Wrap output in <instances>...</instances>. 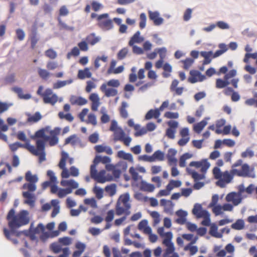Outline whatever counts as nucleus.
I'll use <instances>...</instances> for the list:
<instances>
[{"instance_id": "obj_21", "label": "nucleus", "mask_w": 257, "mask_h": 257, "mask_svg": "<svg viewBox=\"0 0 257 257\" xmlns=\"http://www.w3.org/2000/svg\"><path fill=\"white\" fill-rule=\"evenodd\" d=\"M29 39L31 43V48L32 49H34L36 48V45L39 41V38L37 36L36 28L32 31V33L29 36Z\"/></svg>"}, {"instance_id": "obj_64", "label": "nucleus", "mask_w": 257, "mask_h": 257, "mask_svg": "<svg viewBox=\"0 0 257 257\" xmlns=\"http://www.w3.org/2000/svg\"><path fill=\"white\" fill-rule=\"evenodd\" d=\"M114 211L113 210L111 209L109 210L106 214V216L105 218V220L109 223L111 222L114 218Z\"/></svg>"}, {"instance_id": "obj_33", "label": "nucleus", "mask_w": 257, "mask_h": 257, "mask_svg": "<svg viewBox=\"0 0 257 257\" xmlns=\"http://www.w3.org/2000/svg\"><path fill=\"white\" fill-rule=\"evenodd\" d=\"M99 40L100 38L96 37L94 33H91L86 37V42L91 45H94L98 43Z\"/></svg>"}, {"instance_id": "obj_36", "label": "nucleus", "mask_w": 257, "mask_h": 257, "mask_svg": "<svg viewBox=\"0 0 257 257\" xmlns=\"http://www.w3.org/2000/svg\"><path fill=\"white\" fill-rule=\"evenodd\" d=\"M155 187L153 184H149L145 182H142L141 185V189L142 190L152 192H153Z\"/></svg>"}, {"instance_id": "obj_23", "label": "nucleus", "mask_w": 257, "mask_h": 257, "mask_svg": "<svg viewBox=\"0 0 257 257\" xmlns=\"http://www.w3.org/2000/svg\"><path fill=\"white\" fill-rule=\"evenodd\" d=\"M94 149L95 151L98 153L105 152L109 155H112L113 153L112 150L109 146H104L103 145L95 146Z\"/></svg>"}, {"instance_id": "obj_53", "label": "nucleus", "mask_w": 257, "mask_h": 257, "mask_svg": "<svg viewBox=\"0 0 257 257\" xmlns=\"http://www.w3.org/2000/svg\"><path fill=\"white\" fill-rule=\"evenodd\" d=\"M92 9L94 12H98L103 8V6L96 1H92L91 2Z\"/></svg>"}, {"instance_id": "obj_31", "label": "nucleus", "mask_w": 257, "mask_h": 257, "mask_svg": "<svg viewBox=\"0 0 257 257\" xmlns=\"http://www.w3.org/2000/svg\"><path fill=\"white\" fill-rule=\"evenodd\" d=\"M207 118L203 119L200 122L195 124L194 125V131L197 134H200L204 127L207 125Z\"/></svg>"}, {"instance_id": "obj_27", "label": "nucleus", "mask_w": 257, "mask_h": 257, "mask_svg": "<svg viewBox=\"0 0 257 257\" xmlns=\"http://www.w3.org/2000/svg\"><path fill=\"white\" fill-rule=\"evenodd\" d=\"M28 118L27 122L30 123H34L38 122L42 118V115L39 112H36L34 114H27Z\"/></svg>"}, {"instance_id": "obj_11", "label": "nucleus", "mask_w": 257, "mask_h": 257, "mask_svg": "<svg viewBox=\"0 0 257 257\" xmlns=\"http://www.w3.org/2000/svg\"><path fill=\"white\" fill-rule=\"evenodd\" d=\"M16 229H10L8 230L6 228H4L3 229L4 234L6 238L11 240L14 244H17L18 243V241L17 239L12 238L11 237L13 236H16L19 237L24 231H16Z\"/></svg>"}, {"instance_id": "obj_15", "label": "nucleus", "mask_w": 257, "mask_h": 257, "mask_svg": "<svg viewBox=\"0 0 257 257\" xmlns=\"http://www.w3.org/2000/svg\"><path fill=\"white\" fill-rule=\"evenodd\" d=\"M225 200L227 202H231L234 206L238 205L241 201V198L239 194L236 192H232L228 194Z\"/></svg>"}, {"instance_id": "obj_59", "label": "nucleus", "mask_w": 257, "mask_h": 257, "mask_svg": "<svg viewBox=\"0 0 257 257\" xmlns=\"http://www.w3.org/2000/svg\"><path fill=\"white\" fill-rule=\"evenodd\" d=\"M72 82V80H68L65 81H58L55 85L54 87L55 88H59L65 86L66 84H69Z\"/></svg>"}, {"instance_id": "obj_25", "label": "nucleus", "mask_w": 257, "mask_h": 257, "mask_svg": "<svg viewBox=\"0 0 257 257\" xmlns=\"http://www.w3.org/2000/svg\"><path fill=\"white\" fill-rule=\"evenodd\" d=\"M143 37L140 36V32L137 31L131 38L128 45L129 46H133L135 43H141L144 41Z\"/></svg>"}, {"instance_id": "obj_57", "label": "nucleus", "mask_w": 257, "mask_h": 257, "mask_svg": "<svg viewBox=\"0 0 257 257\" xmlns=\"http://www.w3.org/2000/svg\"><path fill=\"white\" fill-rule=\"evenodd\" d=\"M245 103L248 105H254L257 107V93L254 94V98L246 100Z\"/></svg>"}, {"instance_id": "obj_10", "label": "nucleus", "mask_w": 257, "mask_h": 257, "mask_svg": "<svg viewBox=\"0 0 257 257\" xmlns=\"http://www.w3.org/2000/svg\"><path fill=\"white\" fill-rule=\"evenodd\" d=\"M68 158V154L66 152H62L61 158L58 164V167L62 170L61 177L63 178H68L70 176L68 170L66 168V162Z\"/></svg>"}, {"instance_id": "obj_50", "label": "nucleus", "mask_w": 257, "mask_h": 257, "mask_svg": "<svg viewBox=\"0 0 257 257\" xmlns=\"http://www.w3.org/2000/svg\"><path fill=\"white\" fill-rule=\"evenodd\" d=\"M71 193V188H65L59 189V191L57 193V196L59 198H62L65 197L67 194H70Z\"/></svg>"}, {"instance_id": "obj_49", "label": "nucleus", "mask_w": 257, "mask_h": 257, "mask_svg": "<svg viewBox=\"0 0 257 257\" xmlns=\"http://www.w3.org/2000/svg\"><path fill=\"white\" fill-rule=\"evenodd\" d=\"M107 56L105 55H103L101 57H97L94 62L95 69L97 70L100 67V64L99 63V61L100 60L104 62H106L107 60Z\"/></svg>"}, {"instance_id": "obj_26", "label": "nucleus", "mask_w": 257, "mask_h": 257, "mask_svg": "<svg viewBox=\"0 0 257 257\" xmlns=\"http://www.w3.org/2000/svg\"><path fill=\"white\" fill-rule=\"evenodd\" d=\"M60 184L63 187H68L67 188H71V192L73 189H76L78 187V184L73 180H62Z\"/></svg>"}, {"instance_id": "obj_54", "label": "nucleus", "mask_w": 257, "mask_h": 257, "mask_svg": "<svg viewBox=\"0 0 257 257\" xmlns=\"http://www.w3.org/2000/svg\"><path fill=\"white\" fill-rule=\"evenodd\" d=\"M147 17L146 15L143 13L140 15V23L139 27L141 29H143L145 28L146 25Z\"/></svg>"}, {"instance_id": "obj_1", "label": "nucleus", "mask_w": 257, "mask_h": 257, "mask_svg": "<svg viewBox=\"0 0 257 257\" xmlns=\"http://www.w3.org/2000/svg\"><path fill=\"white\" fill-rule=\"evenodd\" d=\"M242 161L238 160L232 166V169L230 173L226 171L223 172L221 178L218 180L216 184L220 187H224L227 184L229 183L234 175L253 178L255 175L254 172V168H250L247 164L242 165Z\"/></svg>"}, {"instance_id": "obj_18", "label": "nucleus", "mask_w": 257, "mask_h": 257, "mask_svg": "<svg viewBox=\"0 0 257 257\" xmlns=\"http://www.w3.org/2000/svg\"><path fill=\"white\" fill-rule=\"evenodd\" d=\"M100 90L104 93L106 97L114 96L117 94V90L116 89L112 88H107V85L105 83L102 84L100 87Z\"/></svg>"}, {"instance_id": "obj_60", "label": "nucleus", "mask_w": 257, "mask_h": 257, "mask_svg": "<svg viewBox=\"0 0 257 257\" xmlns=\"http://www.w3.org/2000/svg\"><path fill=\"white\" fill-rule=\"evenodd\" d=\"M16 34L18 39L19 41H23L25 37L24 31L21 29H18L16 30Z\"/></svg>"}, {"instance_id": "obj_63", "label": "nucleus", "mask_w": 257, "mask_h": 257, "mask_svg": "<svg viewBox=\"0 0 257 257\" xmlns=\"http://www.w3.org/2000/svg\"><path fill=\"white\" fill-rule=\"evenodd\" d=\"M93 192L98 199H101L103 197V191L102 189L95 186L93 189Z\"/></svg>"}, {"instance_id": "obj_35", "label": "nucleus", "mask_w": 257, "mask_h": 257, "mask_svg": "<svg viewBox=\"0 0 257 257\" xmlns=\"http://www.w3.org/2000/svg\"><path fill=\"white\" fill-rule=\"evenodd\" d=\"M127 106L128 104L127 102L122 101L121 104V106L119 109L120 116L124 118H126L128 117V113L126 109Z\"/></svg>"}, {"instance_id": "obj_13", "label": "nucleus", "mask_w": 257, "mask_h": 257, "mask_svg": "<svg viewBox=\"0 0 257 257\" xmlns=\"http://www.w3.org/2000/svg\"><path fill=\"white\" fill-rule=\"evenodd\" d=\"M60 133V129L59 128H55L53 130L50 132V136L46 137V142H49V144L51 146L57 145L58 143V135Z\"/></svg>"}, {"instance_id": "obj_52", "label": "nucleus", "mask_w": 257, "mask_h": 257, "mask_svg": "<svg viewBox=\"0 0 257 257\" xmlns=\"http://www.w3.org/2000/svg\"><path fill=\"white\" fill-rule=\"evenodd\" d=\"M58 116L60 119H65L69 122H72L74 119L73 116L70 113L64 114L63 112L60 111L58 113Z\"/></svg>"}, {"instance_id": "obj_61", "label": "nucleus", "mask_w": 257, "mask_h": 257, "mask_svg": "<svg viewBox=\"0 0 257 257\" xmlns=\"http://www.w3.org/2000/svg\"><path fill=\"white\" fill-rule=\"evenodd\" d=\"M184 64L183 68L188 70L194 63V60L191 58H187L182 61Z\"/></svg>"}, {"instance_id": "obj_8", "label": "nucleus", "mask_w": 257, "mask_h": 257, "mask_svg": "<svg viewBox=\"0 0 257 257\" xmlns=\"http://www.w3.org/2000/svg\"><path fill=\"white\" fill-rule=\"evenodd\" d=\"M109 15L107 13L102 14L99 15L97 26L102 30L108 31L113 28L112 21L108 19Z\"/></svg>"}, {"instance_id": "obj_22", "label": "nucleus", "mask_w": 257, "mask_h": 257, "mask_svg": "<svg viewBox=\"0 0 257 257\" xmlns=\"http://www.w3.org/2000/svg\"><path fill=\"white\" fill-rule=\"evenodd\" d=\"M46 131V128H42L38 131H37L33 139L36 140V141L37 140H40L44 141V146H45V143H46V137H47L48 136H46L45 135V132Z\"/></svg>"}, {"instance_id": "obj_29", "label": "nucleus", "mask_w": 257, "mask_h": 257, "mask_svg": "<svg viewBox=\"0 0 257 257\" xmlns=\"http://www.w3.org/2000/svg\"><path fill=\"white\" fill-rule=\"evenodd\" d=\"M160 205L164 207V211L167 212H171L173 210V204L170 200L162 199L160 200Z\"/></svg>"}, {"instance_id": "obj_9", "label": "nucleus", "mask_w": 257, "mask_h": 257, "mask_svg": "<svg viewBox=\"0 0 257 257\" xmlns=\"http://www.w3.org/2000/svg\"><path fill=\"white\" fill-rule=\"evenodd\" d=\"M42 98L44 103L50 104L52 105H54L58 99L57 95L54 93L50 88H47L45 90Z\"/></svg>"}, {"instance_id": "obj_34", "label": "nucleus", "mask_w": 257, "mask_h": 257, "mask_svg": "<svg viewBox=\"0 0 257 257\" xmlns=\"http://www.w3.org/2000/svg\"><path fill=\"white\" fill-rule=\"evenodd\" d=\"M209 234L212 236L216 237V238H220L222 237V235L221 234V233L218 232V227L214 224H213L211 225L210 230H209Z\"/></svg>"}, {"instance_id": "obj_51", "label": "nucleus", "mask_w": 257, "mask_h": 257, "mask_svg": "<svg viewBox=\"0 0 257 257\" xmlns=\"http://www.w3.org/2000/svg\"><path fill=\"white\" fill-rule=\"evenodd\" d=\"M229 84L228 80H222L221 79L218 78L216 81V87L217 88H223L227 86Z\"/></svg>"}, {"instance_id": "obj_16", "label": "nucleus", "mask_w": 257, "mask_h": 257, "mask_svg": "<svg viewBox=\"0 0 257 257\" xmlns=\"http://www.w3.org/2000/svg\"><path fill=\"white\" fill-rule=\"evenodd\" d=\"M91 101V108L93 111H97L100 104V99L97 94L95 93H91L89 97Z\"/></svg>"}, {"instance_id": "obj_47", "label": "nucleus", "mask_w": 257, "mask_h": 257, "mask_svg": "<svg viewBox=\"0 0 257 257\" xmlns=\"http://www.w3.org/2000/svg\"><path fill=\"white\" fill-rule=\"evenodd\" d=\"M38 73L39 76L43 80H47L50 75L47 70L40 68H38Z\"/></svg>"}, {"instance_id": "obj_46", "label": "nucleus", "mask_w": 257, "mask_h": 257, "mask_svg": "<svg viewBox=\"0 0 257 257\" xmlns=\"http://www.w3.org/2000/svg\"><path fill=\"white\" fill-rule=\"evenodd\" d=\"M181 182L179 180H171L167 185V189L172 190L174 188L179 187L181 185Z\"/></svg>"}, {"instance_id": "obj_56", "label": "nucleus", "mask_w": 257, "mask_h": 257, "mask_svg": "<svg viewBox=\"0 0 257 257\" xmlns=\"http://www.w3.org/2000/svg\"><path fill=\"white\" fill-rule=\"evenodd\" d=\"M87 123H90L93 125H96L97 124V120L96 116L94 114L90 113L88 115V119L86 120Z\"/></svg>"}, {"instance_id": "obj_7", "label": "nucleus", "mask_w": 257, "mask_h": 257, "mask_svg": "<svg viewBox=\"0 0 257 257\" xmlns=\"http://www.w3.org/2000/svg\"><path fill=\"white\" fill-rule=\"evenodd\" d=\"M25 147L33 155L39 156V161L40 162L45 160V154L44 153L45 146H44V141L37 140L36 147L28 144H27Z\"/></svg>"}, {"instance_id": "obj_39", "label": "nucleus", "mask_w": 257, "mask_h": 257, "mask_svg": "<svg viewBox=\"0 0 257 257\" xmlns=\"http://www.w3.org/2000/svg\"><path fill=\"white\" fill-rule=\"evenodd\" d=\"M164 72L162 75L164 78H168L170 76V73L172 71V66L168 63H166L163 66Z\"/></svg>"}, {"instance_id": "obj_32", "label": "nucleus", "mask_w": 257, "mask_h": 257, "mask_svg": "<svg viewBox=\"0 0 257 257\" xmlns=\"http://www.w3.org/2000/svg\"><path fill=\"white\" fill-rule=\"evenodd\" d=\"M176 215L179 217L176 222L179 224H183L186 221V216L187 213L186 211L180 210L176 212Z\"/></svg>"}, {"instance_id": "obj_12", "label": "nucleus", "mask_w": 257, "mask_h": 257, "mask_svg": "<svg viewBox=\"0 0 257 257\" xmlns=\"http://www.w3.org/2000/svg\"><path fill=\"white\" fill-rule=\"evenodd\" d=\"M190 76L188 79V82L191 83H195L197 81H203L206 79L205 75H202L197 70H192L190 71Z\"/></svg>"}, {"instance_id": "obj_3", "label": "nucleus", "mask_w": 257, "mask_h": 257, "mask_svg": "<svg viewBox=\"0 0 257 257\" xmlns=\"http://www.w3.org/2000/svg\"><path fill=\"white\" fill-rule=\"evenodd\" d=\"M29 213L27 210H23L15 214L13 209H11L7 216L10 229H17L28 224L30 222Z\"/></svg>"}, {"instance_id": "obj_58", "label": "nucleus", "mask_w": 257, "mask_h": 257, "mask_svg": "<svg viewBox=\"0 0 257 257\" xmlns=\"http://www.w3.org/2000/svg\"><path fill=\"white\" fill-rule=\"evenodd\" d=\"M46 56L51 59H54L57 57V53L52 49H49L45 52Z\"/></svg>"}, {"instance_id": "obj_17", "label": "nucleus", "mask_w": 257, "mask_h": 257, "mask_svg": "<svg viewBox=\"0 0 257 257\" xmlns=\"http://www.w3.org/2000/svg\"><path fill=\"white\" fill-rule=\"evenodd\" d=\"M91 101V108L93 111H97L100 104V99L97 94L95 93H91L89 97Z\"/></svg>"}, {"instance_id": "obj_2", "label": "nucleus", "mask_w": 257, "mask_h": 257, "mask_svg": "<svg viewBox=\"0 0 257 257\" xmlns=\"http://www.w3.org/2000/svg\"><path fill=\"white\" fill-rule=\"evenodd\" d=\"M110 158L107 156H96L93 161V164L90 166V174L91 177L97 182L100 183L111 181L113 179L112 176L111 175L105 176L106 171L104 170H102L99 172L96 170V166L99 163L101 162L105 164L110 163Z\"/></svg>"}, {"instance_id": "obj_24", "label": "nucleus", "mask_w": 257, "mask_h": 257, "mask_svg": "<svg viewBox=\"0 0 257 257\" xmlns=\"http://www.w3.org/2000/svg\"><path fill=\"white\" fill-rule=\"evenodd\" d=\"M200 55L202 56L204 59L203 61L202 64L203 65L209 64L213 58V52L212 51H201Z\"/></svg>"}, {"instance_id": "obj_30", "label": "nucleus", "mask_w": 257, "mask_h": 257, "mask_svg": "<svg viewBox=\"0 0 257 257\" xmlns=\"http://www.w3.org/2000/svg\"><path fill=\"white\" fill-rule=\"evenodd\" d=\"M160 115V111L158 108L150 109L146 114L145 118L147 120L152 118H158Z\"/></svg>"}, {"instance_id": "obj_44", "label": "nucleus", "mask_w": 257, "mask_h": 257, "mask_svg": "<svg viewBox=\"0 0 257 257\" xmlns=\"http://www.w3.org/2000/svg\"><path fill=\"white\" fill-rule=\"evenodd\" d=\"M116 186L115 184L107 185L105 188V191L110 196H113L116 193Z\"/></svg>"}, {"instance_id": "obj_38", "label": "nucleus", "mask_w": 257, "mask_h": 257, "mask_svg": "<svg viewBox=\"0 0 257 257\" xmlns=\"http://www.w3.org/2000/svg\"><path fill=\"white\" fill-rule=\"evenodd\" d=\"M186 170L188 174L191 175L195 181H199L204 178L203 175L199 174L195 171L192 170L189 168H187Z\"/></svg>"}, {"instance_id": "obj_41", "label": "nucleus", "mask_w": 257, "mask_h": 257, "mask_svg": "<svg viewBox=\"0 0 257 257\" xmlns=\"http://www.w3.org/2000/svg\"><path fill=\"white\" fill-rule=\"evenodd\" d=\"M192 157V155L187 153L181 156L179 159V166L181 167H185L186 160L191 158Z\"/></svg>"}, {"instance_id": "obj_45", "label": "nucleus", "mask_w": 257, "mask_h": 257, "mask_svg": "<svg viewBox=\"0 0 257 257\" xmlns=\"http://www.w3.org/2000/svg\"><path fill=\"white\" fill-rule=\"evenodd\" d=\"M164 153L160 150L155 152L152 156L153 159L154 160V162L157 160L163 161L164 159Z\"/></svg>"}, {"instance_id": "obj_62", "label": "nucleus", "mask_w": 257, "mask_h": 257, "mask_svg": "<svg viewBox=\"0 0 257 257\" xmlns=\"http://www.w3.org/2000/svg\"><path fill=\"white\" fill-rule=\"evenodd\" d=\"M164 117L167 118H178L179 117V113L177 112H173L170 111L166 112L164 114Z\"/></svg>"}, {"instance_id": "obj_28", "label": "nucleus", "mask_w": 257, "mask_h": 257, "mask_svg": "<svg viewBox=\"0 0 257 257\" xmlns=\"http://www.w3.org/2000/svg\"><path fill=\"white\" fill-rule=\"evenodd\" d=\"M92 73L88 68H85L83 70H79L77 77L80 79H84L86 78H89L91 77Z\"/></svg>"}, {"instance_id": "obj_19", "label": "nucleus", "mask_w": 257, "mask_h": 257, "mask_svg": "<svg viewBox=\"0 0 257 257\" xmlns=\"http://www.w3.org/2000/svg\"><path fill=\"white\" fill-rule=\"evenodd\" d=\"M149 19L153 21L156 26H159L163 23V19L159 17V14L157 12H149Z\"/></svg>"}, {"instance_id": "obj_48", "label": "nucleus", "mask_w": 257, "mask_h": 257, "mask_svg": "<svg viewBox=\"0 0 257 257\" xmlns=\"http://www.w3.org/2000/svg\"><path fill=\"white\" fill-rule=\"evenodd\" d=\"M25 179L26 181L33 183H35L38 181L37 177L36 175H32L29 171L26 172Z\"/></svg>"}, {"instance_id": "obj_42", "label": "nucleus", "mask_w": 257, "mask_h": 257, "mask_svg": "<svg viewBox=\"0 0 257 257\" xmlns=\"http://www.w3.org/2000/svg\"><path fill=\"white\" fill-rule=\"evenodd\" d=\"M114 141H121L125 136V133L121 128H118L114 132Z\"/></svg>"}, {"instance_id": "obj_6", "label": "nucleus", "mask_w": 257, "mask_h": 257, "mask_svg": "<svg viewBox=\"0 0 257 257\" xmlns=\"http://www.w3.org/2000/svg\"><path fill=\"white\" fill-rule=\"evenodd\" d=\"M192 213L197 218H203L201 224L204 226H209L210 224V214L206 210L203 209L202 205L196 203L194 205L192 209Z\"/></svg>"}, {"instance_id": "obj_5", "label": "nucleus", "mask_w": 257, "mask_h": 257, "mask_svg": "<svg viewBox=\"0 0 257 257\" xmlns=\"http://www.w3.org/2000/svg\"><path fill=\"white\" fill-rule=\"evenodd\" d=\"M173 237L172 233L170 231L166 232L165 238L163 240V244L166 246L162 257H179L177 252H175V248L171 240Z\"/></svg>"}, {"instance_id": "obj_40", "label": "nucleus", "mask_w": 257, "mask_h": 257, "mask_svg": "<svg viewBox=\"0 0 257 257\" xmlns=\"http://www.w3.org/2000/svg\"><path fill=\"white\" fill-rule=\"evenodd\" d=\"M14 91L18 94L19 97L21 99H28L31 98L30 94H24L23 90L20 87L14 88Z\"/></svg>"}, {"instance_id": "obj_37", "label": "nucleus", "mask_w": 257, "mask_h": 257, "mask_svg": "<svg viewBox=\"0 0 257 257\" xmlns=\"http://www.w3.org/2000/svg\"><path fill=\"white\" fill-rule=\"evenodd\" d=\"M23 196L27 199L25 200V203L30 205H33L35 200H34L33 196L29 192H24L23 193Z\"/></svg>"}, {"instance_id": "obj_20", "label": "nucleus", "mask_w": 257, "mask_h": 257, "mask_svg": "<svg viewBox=\"0 0 257 257\" xmlns=\"http://www.w3.org/2000/svg\"><path fill=\"white\" fill-rule=\"evenodd\" d=\"M72 105H83L87 103V100L81 96L72 95L69 99Z\"/></svg>"}, {"instance_id": "obj_43", "label": "nucleus", "mask_w": 257, "mask_h": 257, "mask_svg": "<svg viewBox=\"0 0 257 257\" xmlns=\"http://www.w3.org/2000/svg\"><path fill=\"white\" fill-rule=\"evenodd\" d=\"M231 227L235 230L242 229L244 227V222L242 219H238L235 223L232 224Z\"/></svg>"}, {"instance_id": "obj_55", "label": "nucleus", "mask_w": 257, "mask_h": 257, "mask_svg": "<svg viewBox=\"0 0 257 257\" xmlns=\"http://www.w3.org/2000/svg\"><path fill=\"white\" fill-rule=\"evenodd\" d=\"M128 53V49L126 48H123L117 53V58L118 60H122L124 59Z\"/></svg>"}, {"instance_id": "obj_4", "label": "nucleus", "mask_w": 257, "mask_h": 257, "mask_svg": "<svg viewBox=\"0 0 257 257\" xmlns=\"http://www.w3.org/2000/svg\"><path fill=\"white\" fill-rule=\"evenodd\" d=\"M131 205L130 203V195L128 193L121 195L115 205V213L118 216L124 214L126 216L131 214Z\"/></svg>"}, {"instance_id": "obj_14", "label": "nucleus", "mask_w": 257, "mask_h": 257, "mask_svg": "<svg viewBox=\"0 0 257 257\" xmlns=\"http://www.w3.org/2000/svg\"><path fill=\"white\" fill-rule=\"evenodd\" d=\"M190 167H195L198 169L200 168L202 173H205L210 167V164L207 162V160H202L201 161L195 162L193 161L189 164Z\"/></svg>"}]
</instances>
